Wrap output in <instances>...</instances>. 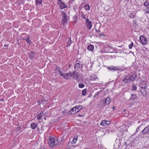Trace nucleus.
Instances as JSON below:
<instances>
[{"instance_id": "1", "label": "nucleus", "mask_w": 149, "mask_h": 149, "mask_svg": "<svg viewBox=\"0 0 149 149\" xmlns=\"http://www.w3.org/2000/svg\"><path fill=\"white\" fill-rule=\"evenodd\" d=\"M49 143L50 147L53 148L58 144V140L56 139H55L54 138L52 137H50Z\"/></svg>"}, {"instance_id": "2", "label": "nucleus", "mask_w": 149, "mask_h": 149, "mask_svg": "<svg viewBox=\"0 0 149 149\" xmlns=\"http://www.w3.org/2000/svg\"><path fill=\"white\" fill-rule=\"evenodd\" d=\"M82 108V106L81 105H77L72 108L70 111L72 114H74L78 112Z\"/></svg>"}, {"instance_id": "3", "label": "nucleus", "mask_w": 149, "mask_h": 149, "mask_svg": "<svg viewBox=\"0 0 149 149\" xmlns=\"http://www.w3.org/2000/svg\"><path fill=\"white\" fill-rule=\"evenodd\" d=\"M69 75L76 80H78L79 79L80 75L78 72L74 71L72 73L69 72Z\"/></svg>"}, {"instance_id": "4", "label": "nucleus", "mask_w": 149, "mask_h": 149, "mask_svg": "<svg viewBox=\"0 0 149 149\" xmlns=\"http://www.w3.org/2000/svg\"><path fill=\"white\" fill-rule=\"evenodd\" d=\"M63 18L62 19L61 22L62 24L64 25L65 24H66L67 22V14L64 12L62 11L61 12Z\"/></svg>"}, {"instance_id": "5", "label": "nucleus", "mask_w": 149, "mask_h": 149, "mask_svg": "<svg viewBox=\"0 0 149 149\" xmlns=\"http://www.w3.org/2000/svg\"><path fill=\"white\" fill-rule=\"evenodd\" d=\"M57 2L61 9H63L67 7V6L64 3L62 2L61 0H58Z\"/></svg>"}, {"instance_id": "6", "label": "nucleus", "mask_w": 149, "mask_h": 149, "mask_svg": "<svg viewBox=\"0 0 149 149\" xmlns=\"http://www.w3.org/2000/svg\"><path fill=\"white\" fill-rule=\"evenodd\" d=\"M85 23L87 26V28L88 29H90L91 28L92 25L91 21H90L88 19L86 18V19Z\"/></svg>"}, {"instance_id": "7", "label": "nucleus", "mask_w": 149, "mask_h": 149, "mask_svg": "<svg viewBox=\"0 0 149 149\" xmlns=\"http://www.w3.org/2000/svg\"><path fill=\"white\" fill-rule=\"evenodd\" d=\"M124 82V83H127L130 82V77L125 76L123 78L121 83Z\"/></svg>"}, {"instance_id": "8", "label": "nucleus", "mask_w": 149, "mask_h": 149, "mask_svg": "<svg viewBox=\"0 0 149 149\" xmlns=\"http://www.w3.org/2000/svg\"><path fill=\"white\" fill-rule=\"evenodd\" d=\"M140 40L142 44L143 45H145L147 43V39L143 36H140Z\"/></svg>"}, {"instance_id": "9", "label": "nucleus", "mask_w": 149, "mask_h": 149, "mask_svg": "<svg viewBox=\"0 0 149 149\" xmlns=\"http://www.w3.org/2000/svg\"><path fill=\"white\" fill-rule=\"evenodd\" d=\"M104 104L103 106H104L105 105H107L109 104L110 102V98L109 97H108L106 98L104 100Z\"/></svg>"}, {"instance_id": "10", "label": "nucleus", "mask_w": 149, "mask_h": 149, "mask_svg": "<svg viewBox=\"0 0 149 149\" xmlns=\"http://www.w3.org/2000/svg\"><path fill=\"white\" fill-rule=\"evenodd\" d=\"M82 64L80 65L79 63H78L75 64L74 68L75 70H79L82 68Z\"/></svg>"}, {"instance_id": "11", "label": "nucleus", "mask_w": 149, "mask_h": 149, "mask_svg": "<svg viewBox=\"0 0 149 149\" xmlns=\"http://www.w3.org/2000/svg\"><path fill=\"white\" fill-rule=\"evenodd\" d=\"M142 133L144 134L149 133V125L143 129L142 131Z\"/></svg>"}, {"instance_id": "12", "label": "nucleus", "mask_w": 149, "mask_h": 149, "mask_svg": "<svg viewBox=\"0 0 149 149\" xmlns=\"http://www.w3.org/2000/svg\"><path fill=\"white\" fill-rule=\"evenodd\" d=\"M108 69H109L111 70L116 71L117 70H119V68L118 67L111 66L108 68Z\"/></svg>"}, {"instance_id": "13", "label": "nucleus", "mask_w": 149, "mask_h": 149, "mask_svg": "<svg viewBox=\"0 0 149 149\" xmlns=\"http://www.w3.org/2000/svg\"><path fill=\"white\" fill-rule=\"evenodd\" d=\"M130 77V81H133L136 79V76L135 74H133L132 75H131Z\"/></svg>"}, {"instance_id": "14", "label": "nucleus", "mask_w": 149, "mask_h": 149, "mask_svg": "<svg viewBox=\"0 0 149 149\" xmlns=\"http://www.w3.org/2000/svg\"><path fill=\"white\" fill-rule=\"evenodd\" d=\"M43 113L44 112L42 111H41L38 114L37 116V120H41Z\"/></svg>"}, {"instance_id": "15", "label": "nucleus", "mask_w": 149, "mask_h": 149, "mask_svg": "<svg viewBox=\"0 0 149 149\" xmlns=\"http://www.w3.org/2000/svg\"><path fill=\"white\" fill-rule=\"evenodd\" d=\"M140 92L141 93L143 96H146V88L140 90Z\"/></svg>"}, {"instance_id": "16", "label": "nucleus", "mask_w": 149, "mask_h": 149, "mask_svg": "<svg viewBox=\"0 0 149 149\" xmlns=\"http://www.w3.org/2000/svg\"><path fill=\"white\" fill-rule=\"evenodd\" d=\"M136 15V13L134 11H133L130 13L129 17L131 18H134L135 16Z\"/></svg>"}, {"instance_id": "17", "label": "nucleus", "mask_w": 149, "mask_h": 149, "mask_svg": "<svg viewBox=\"0 0 149 149\" xmlns=\"http://www.w3.org/2000/svg\"><path fill=\"white\" fill-rule=\"evenodd\" d=\"M37 126V125L34 123H32L31 124V127L33 129H35Z\"/></svg>"}, {"instance_id": "18", "label": "nucleus", "mask_w": 149, "mask_h": 149, "mask_svg": "<svg viewBox=\"0 0 149 149\" xmlns=\"http://www.w3.org/2000/svg\"><path fill=\"white\" fill-rule=\"evenodd\" d=\"M88 49L90 51H92L94 49L93 46L92 45H89L88 46Z\"/></svg>"}, {"instance_id": "19", "label": "nucleus", "mask_w": 149, "mask_h": 149, "mask_svg": "<svg viewBox=\"0 0 149 149\" xmlns=\"http://www.w3.org/2000/svg\"><path fill=\"white\" fill-rule=\"evenodd\" d=\"M136 95L135 94H132L130 98V100H134L136 99Z\"/></svg>"}, {"instance_id": "20", "label": "nucleus", "mask_w": 149, "mask_h": 149, "mask_svg": "<svg viewBox=\"0 0 149 149\" xmlns=\"http://www.w3.org/2000/svg\"><path fill=\"white\" fill-rule=\"evenodd\" d=\"M90 78L91 80H95L97 78V77L96 75H94L90 77Z\"/></svg>"}, {"instance_id": "21", "label": "nucleus", "mask_w": 149, "mask_h": 149, "mask_svg": "<svg viewBox=\"0 0 149 149\" xmlns=\"http://www.w3.org/2000/svg\"><path fill=\"white\" fill-rule=\"evenodd\" d=\"M78 139L77 136H74L73 138V139L71 142V143H75Z\"/></svg>"}, {"instance_id": "22", "label": "nucleus", "mask_w": 149, "mask_h": 149, "mask_svg": "<svg viewBox=\"0 0 149 149\" xmlns=\"http://www.w3.org/2000/svg\"><path fill=\"white\" fill-rule=\"evenodd\" d=\"M62 76H63L64 77V78L66 79H68V78L70 76L69 75V73H67L66 74H62Z\"/></svg>"}, {"instance_id": "23", "label": "nucleus", "mask_w": 149, "mask_h": 149, "mask_svg": "<svg viewBox=\"0 0 149 149\" xmlns=\"http://www.w3.org/2000/svg\"><path fill=\"white\" fill-rule=\"evenodd\" d=\"M29 56L30 58L33 59L34 57V53L33 52H31L29 54Z\"/></svg>"}, {"instance_id": "24", "label": "nucleus", "mask_w": 149, "mask_h": 149, "mask_svg": "<svg viewBox=\"0 0 149 149\" xmlns=\"http://www.w3.org/2000/svg\"><path fill=\"white\" fill-rule=\"evenodd\" d=\"M108 121L106 120H102L100 123V125L102 126H104L105 124H107Z\"/></svg>"}, {"instance_id": "25", "label": "nucleus", "mask_w": 149, "mask_h": 149, "mask_svg": "<svg viewBox=\"0 0 149 149\" xmlns=\"http://www.w3.org/2000/svg\"><path fill=\"white\" fill-rule=\"evenodd\" d=\"M144 6L147 7L149 6V1L148 0H146L145 2L144 3Z\"/></svg>"}, {"instance_id": "26", "label": "nucleus", "mask_w": 149, "mask_h": 149, "mask_svg": "<svg viewBox=\"0 0 149 149\" xmlns=\"http://www.w3.org/2000/svg\"><path fill=\"white\" fill-rule=\"evenodd\" d=\"M86 92H87V90L86 88L84 89L82 91V95L85 96L86 95Z\"/></svg>"}, {"instance_id": "27", "label": "nucleus", "mask_w": 149, "mask_h": 149, "mask_svg": "<svg viewBox=\"0 0 149 149\" xmlns=\"http://www.w3.org/2000/svg\"><path fill=\"white\" fill-rule=\"evenodd\" d=\"M71 43L72 42L71 38L70 37H69L68 38V42L67 43L68 45V46H70V45L71 44Z\"/></svg>"}, {"instance_id": "28", "label": "nucleus", "mask_w": 149, "mask_h": 149, "mask_svg": "<svg viewBox=\"0 0 149 149\" xmlns=\"http://www.w3.org/2000/svg\"><path fill=\"white\" fill-rule=\"evenodd\" d=\"M55 71L56 72L58 71L59 73H60L61 72V68H60V67H56L55 70Z\"/></svg>"}, {"instance_id": "29", "label": "nucleus", "mask_w": 149, "mask_h": 149, "mask_svg": "<svg viewBox=\"0 0 149 149\" xmlns=\"http://www.w3.org/2000/svg\"><path fill=\"white\" fill-rule=\"evenodd\" d=\"M137 89V87L135 85H132V90L133 91H136Z\"/></svg>"}, {"instance_id": "30", "label": "nucleus", "mask_w": 149, "mask_h": 149, "mask_svg": "<svg viewBox=\"0 0 149 149\" xmlns=\"http://www.w3.org/2000/svg\"><path fill=\"white\" fill-rule=\"evenodd\" d=\"M85 9L86 10H89L90 9V7L88 5L86 4L84 6Z\"/></svg>"}, {"instance_id": "31", "label": "nucleus", "mask_w": 149, "mask_h": 149, "mask_svg": "<svg viewBox=\"0 0 149 149\" xmlns=\"http://www.w3.org/2000/svg\"><path fill=\"white\" fill-rule=\"evenodd\" d=\"M36 3L37 5H40L42 3V0H41L40 1L39 0H36Z\"/></svg>"}, {"instance_id": "32", "label": "nucleus", "mask_w": 149, "mask_h": 149, "mask_svg": "<svg viewBox=\"0 0 149 149\" xmlns=\"http://www.w3.org/2000/svg\"><path fill=\"white\" fill-rule=\"evenodd\" d=\"M137 22L136 19H134L133 20V26H136L137 25Z\"/></svg>"}, {"instance_id": "33", "label": "nucleus", "mask_w": 149, "mask_h": 149, "mask_svg": "<svg viewBox=\"0 0 149 149\" xmlns=\"http://www.w3.org/2000/svg\"><path fill=\"white\" fill-rule=\"evenodd\" d=\"M85 85L83 83H79V88H82L84 87Z\"/></svg>"}, {"instance_id": "34", "label": "nucleus", "mask_w": 149, "mask_h": 149, "mask_svg": "<svg viewBox=\"0 0 149 149\" xmlns=\"http://www.w3.org/2000/svg\"><path fill=\"white\" fill-rule=\"evenodd\" d=\"M102 92V90H100V91H99L97 92L95 94V95L94 97H95L97 96H98V95H99V94L100 93H101Z\"/></svg>"}, {"instance_id": "35", "label": "nucleus", "mask_w": 149, "mask_h": 149, "mask_svg": "<svg viewBox=\"0 0 149 149\" xmlns=\"http://www.w3.org/2000/svg\"><path fill=\"white\" fill-rule=\"evenodd\" d=\"M133 44L134 43L132 42L129 45V48L130 49H131L132 48V47L133 46Z\"/></svg>"}, {"instance_id": "36", "label": "nucleus", "mask_w": 149, "mask_h": 149, "mask_svg": "<svg viewBox=\"0 0 149 149\" xmlns=\"http://www.w3.org/2000/svg\"><path fill=\"white\" fill-rule=\"evenodd\" d=\"M26 42H28V43H30V42H31V41L29 39V38H27L26 39Z\"/></svg>"}, {"instance_id": "37", "label": "nucleus", "mask_w": 149, "mask_h": 149, "mask_svg": "<svg viewBox=\"0 0 149 149\" xmlns=\"http://www.w3.org/2000/svg\"><path fill=\"white\" fill-rule=\"evenodd\" d=\"M143 11L145 12V13L146 14L148 13H149L147 8L146 9L143 10Z\"/></svg>"}, {"instance_id": "38", "label": "nucleus", "mask_w": 149, "mask_h": 149, "mask_svg": "<svg viewBox=\"0 0 149 149\" xmlns=\"http://www.w3.org/2000/svg\"><path fill=\"white\" fill-rule=\"evenodd\" d=\"M146 85H144V86H141V85H139V86L141 87V89H143L144 88H146Z\"/></svg>"}, {"instance_id": "39", "label": "nucleus", "mask_w": 149, "mask_h": 149, "mask_svg": "<svg viewBox=\"0 0 149 149\" xmlns=\"http://www.w3.org/2000/svg\"><path fill=\"white\" fill-rule=\"evenodd\" d=\"M81 16L84 19L85 18V16L84 14H82L81 15Z\"/></svg>"}, {"instance_id": "40", "label": "nucleus", "mask_w": 149, "mask_h": 149, "mask_svg": "<svg viewBox=\"0 0 149 149\" xmlns=\"http://www.w3.org/2000/svg\"><path fill=\"white\" fill-rule=\"evenodd\" d=\"M95 30L96 32L97 33H99L100 32V30L99 29L97 30L96 29Z\"/></svg>"}, {"instance_id": "41", "label": "nucleus", "mask_w": 149, "mask_h": 149, "mask_svg": "<svg viewBox=\"0 0 149 149\" xmlns=\"http://www.w3.org/2000/svg\"><path fill=\"white\" fill-rule=\"evenodd\" d=\"M8 45H5L3 47L4 48H7L8 47Z\"/></svg>"}, {"instance_id": "42", "label": "nucleus", "mask_w": 149, "mask_h": 149, "mask_svg": "<svg viewBox=\"0 0 149 149\" xmlns=\"http://www.w3.org/2000/svg\"><path fill=\"white\" fill-rule=\"evenodd\" d=\"M139 127H139L136 128V132H138L139 131Z\"/></svg>"}, {"instance_id": "43", "label": "nucleus", "mask_w": 149, "mask_h": 149, "mask_svg": "<svg viewBox=\"0 0 149 149\" xmlns=\"http://www.w3.org/2000/svg\"><path fill=\"white\" fill-rule=\"evenodd\" d=\"M110 124V122L109 121H108V122H107V124H106V125H109Z\"/></svg>"}, {"instance_id": "44", "label": "nucleus", "mask_w": 149, "mask_h": 149, "mask_svg": "<svg viewBox=\"0 0 149 149\" xmlns=\"http://www.w3.org/2000/svg\"><path fill=\"white\" fill-rule=\"evenodd\" d=\"M59 74L60 75L62 76V74H63V72L61 71V72L60 73H59Z\"/></svg>"}, {"instance_id": "45", "label": "nucleus", "mask_w": 149, "mask_h": 149, "mask_svg": "<svg viewBox=\"0 0 149 149\" xmlns=\"http://www.w3.org/2000/svg\"><path fill=\"white\" fill-rule=\"evenodd\" d=\"M147 9H148V12H149L148 13H149V7H147Z\"/></svg>"}, {"instance_id": "46", "label": "nucleus", "mask_w": 149, "mask_h": 149, "mask_svg": "<svg viewBox=\"0 0 149 149\" xmlns=\"http://www.w3.org/2000/svg\"><path fill=\"white\" fill-rule=\"evenodd\" d=\"M100 36H104V35H103V33H101L100 34Z\"/></svg>"}, {"instance_id": "47", "label": "nucleus", "mask_w": 149, "mask_h": 149, "mask_svg": "<svg viewBox=\"0 0 149 149\" xmlns=\"http://www.w3.org/2000/svg\"><path fill=\"white\" fill-rule=\"evenodd\" d=\"M64 139H61V141H62V142H63V141H64Z\"/></svg>"}, {"instance_id": "48", "label": "nucleus", "mask_w": 149, "mask_h": 149, "mask_svg": "<svg viewBox=\"0 0 149 149\" xmlns=\"http://www.w3.org/2000/svg\"><path fill=\"white\" fill-rule=\"evenodd\" d=\"M20 128V127H17V129L19 130V129Z\"/></svg>"}, {"instance_id": "49", "label": "nucleus", "mask_w": 149, "mask_h": 149, "mask_svg": "<svg viewBox=\"0 0 149 149\" xmlns=\"http://www.w3.org/2000/svg\"><path fill=\"white\" fill-rule=\"evenodd\" d=\"M44 118L45 120H46V118L45 117Z\"/></svg>"}, {"instance_id": "50", "label": "nucleus", "mask_w": 149, "mask_h": 149, "mask_svg": "<svg viewBox=\"0 0 149 149\" xmlns=\"http://www.w3.org/2000/svg\"><path fill=\"white\" fill-rule=\"evenodd\" d=\"M45 149V148H40V149Z\"/></svg>"}, {"instance_id": "51", "label": "nucleus", "mask_w": 149, "mask_h": 149, "mask_svg": "<svg viewBox=\"0 0 149 149\" xmlns=\"http://www.w3.org/2000/svg\"><path fill=\"white\" fill-rule=\"evenodd\" d=\"M140 85H141V86H143V85L142 84H140Z\"/></svg>"}, {"instance_id": "52", "label": "nucleus", "mask_w": 149, "mask_h": 149, "mask_svg": "<svg viewBox=\"0 0 149 149\" xmlns=\"http://www.w3.org/2000/svg\"><path fill=\"white\" fill-rule=\"evenodd\" d=\"M114 108H115V107H113V109H114Z\"/></svg>"}, {"instance_id": "53", "label": "nucleus", "mask_w": 149, "mask_h": 149, "mask_svg": "<svg viewBox=\"0 0 149 149\" xmlns=\"http://www.w3.org/2000/svg\"><path fill=\"white\" fill-rule=\"evenodd\" d=\"M125 0L127 1H129L130 0Z\"/></svg>"}]
</instances>
